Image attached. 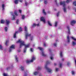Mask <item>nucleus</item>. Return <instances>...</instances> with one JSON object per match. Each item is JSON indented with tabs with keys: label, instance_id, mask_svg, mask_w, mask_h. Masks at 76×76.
Segmentation results:
<instances>
[{
	"label": "nucleus",
	"instance_id": "nucleus-32",
	"mask_svg": "<svg viewBox=\"0 0 76 76\" xmlns=\"http://www.w3.org/2000/svg\"><path fill=\"white\" fill-rule=\"evenodd\" d=\"M9 42V40H7L5 43V45L6 46L7 45V43Z\"/></svg>",
	"mask_w": 76,
	"mask_h": 76
},
{
	"label": "nucleus",
	"instance_id": "nucleus-6",
	"mask_svg": "<svg viewBox=\"0 0 76 76\" xmlns=\"http://www.w3.org/2000/svg\"><path fill=\"white\" fill-rule=\"evenodd\" d=\"M12 48L13 49H15V45H12L11 47H10L9 51V52H11L12 51Z\"/></svg>",
	"mask_w": 76,
	"mask_h": 76
},
{
	"label": "nucleus",
	"instance_id": "nucleus-31",
	"mask_svg": "<svg viewBox=\"0 0 76 76\" xmlns=\"http://www.w3.org/2000/svg\"><path fill=\"white\" fill-rule=\"evenodd\" d=\"M57 23H58V22H57V21H56V22H55V26L56 27V26H57Z\"/></svg>",
	"mask_w": 76,
	"mask_h": 76
},
{
	"label": "nucleus",
	"instance_id": "nucleus-61",
	"mask_svg": "<svg viewBox=\"0 0 76 76\" xmlns=\"http://www.w3.org/2000/svg\"><path fill=\"white\" fill-rule=\"evenodd\" d=\"M57 41H58L57 40H56V42H57Z\"/></svg>",
	"mask_w": 76,
	"mask_h": 76
},
{
	"label": "nucleus",
	"instance_id": "nucleus-19",
	"mask_svg": "<svg viewBox=\"0 0 76 76\" xmlns=\"http://www.w3.org/2000/svg\"><path fill=\"white\" fill-rule=\"evenodd\" d=\"M5 5H4V4H2V8L3 9V10H4V7H5Z\"/></svg>",
	"mask_w": 76,
	"mask_h": 76
},
{
	"label": "nucleus",
	"instance_id": "nucleus-62",
	"mask_svg": "<svg viewBox=\"0 0 76 76\" xmlns=\"http://www.w3.org/2000/svg\"><path fill=\"white\" fill-rule=\"evenodd\" d=\"M52 36H52V35H51V37H52Z\"/></svg>",
	"mask_w": 76,
	"mask_h": 76
},
{
	"label": "nucleus",
	"instance_id": "nucleus-24",
	"mask_svg": "<svg viewBox=\"0 0 76 76\" xmlns=\"http://www.w3.org/2000/svg\"><path fill=\"white\" fill-rule=\"evenodd\" d=\"M43 13H44V15H46V12H45V9L43 10Z\"/></svg>",
	"mask_w": 76,
	"mask_h": 76
},
{
	"label": "nucleus",
	"instance_id": "nucleus-49",
	"mask_svg": "<svg viewBox=\"0 0 76 76\" xmlns=\"http://www.w3.org/2000/svg\"><path fill=\"white\" fill-rule=\"evenodd\" d=\"M18 1L22 2V1H23L22 0H18Z\"/></svg>",
	"mask_w": 76,
	"mask_h": 76
},
{
	"label": "nucleus",
	"instance_id": "nucleus-33",
	"mask_svg": "<svg viewBox=\"0 0 76 76\" xmlns=\"http://www.w3.org/2000/svg\"><path fill=\"white\" fill-rule=\"evenodd\" d=\"M73 4L76 6V1H75L73 2Z\"/></svg>",
	"mask_w": 76,
	"mask_h": 76
},
{
	"label": "nucleus",
	"instance_id": "nucleus-63",
	"mask_svg": "<svg viewBox=\"0 0 76 76\" xmlns=\"http://www.w3.org/2000/svg\"><path fill=\"white\" fill-rule=\"evenodd\" d=\"M75 11H76V9H75Z\"/></svg>",
	"mask_w": 76,
	"mask_h": 76
},
{
	"label": "nucleus",
	"instance_id": "nucleus-40",
	"mask_svg": "<svg viewBox=\"0 0 76 76\" xmlns=\"http://www.w3.org/2000/svg\"><path fill=\"white\" fill-rule=\"evenodd\" d=\"M71 38H72V39H73V40H74V41H76V39H75V38H74V37H72Z\"/></svg>",
	"mask_w": 76,
	"mask_h": 76
},
{
	"label": "nucleus",
	"instance_id": "nucleus-43",
	"mask_svg": "<svg viewBox=\"0 0 76 76\" xmlns=\"http://www.w3.org/2000/svg\"><path fill=\"white\" fill-rule=\"evenodd\" d=\"M53 45H54V46H55V47H56V46H57V43H55L54 44H53Z\"/></svg>",
	"mask_w": 76,
	"mask_h": 76
},
{
	"label": "nucleus",
	"instance_id": "nucleus-10",
	"mask_svg": "<svg viewBox=\"0 0 76 76\" xmlns=\"http://www.w3.org/2000/svg\"><path fill=\"white\" fill-rule=\"evenodd\" d=\"M18 32V31H16L14 34V38H16V34H17Z\"/></svg>",
	"mask_w": 76,
	"mask_h": 76
},
{
	"label": "nucleus",
	"instance_id": "nucleus-8",
	"mask_svg": "<svg viewBox=\"0 0 76 76\" xmlns=\"http://www.w3.org/2000/svg\"><path fill=\"white\" fill-rule=\"evenodd\" d=\"M40 20H41V21H42L44 23H45V19H44V17H41L40 19Z\"/></svg>",
	"mask_w": 76,
	"mask_h": 76
},
{
	"label": "nucleus",
	"instance_id": "nucleus-18",
	"mask_svg": "<svg viewBox=\"0 0 76 76\" xmlns=\"http://www.w3.org/2000/svg\"><path fill=\"white\" fill-rule=\"evenodd\" d=\"M24 66H21L20 67L22 71H23L24 70Z\"/></svg>",
	"mask_w": 76,
	"mask_h": 76
},
{
	"label": "nucleus",
	"instance_id": "nucleus-41",
	"mask_svg": "<svg viewBox=\"0 0 76 76\" xmlns=\"http://www.w3.org/2000/svg\"><path fill=\"white\" fill-rule=\"evenodd\" d=\"M62 66V64H61V63H60L59 64V67L61 68V67Z\"/></svg>",
	"mask_w": 76,
	"mask_h": 76
},
{
	"label": "nucleus",
	"instance_id": "nucleus-60",
	"mask_svg": "<svg viewBox=\"0 0 76 76\" xmlns=\"http://www.w3.org/2000/svg\"><path fill=\"white\" fill-rule=\"evenodd\" d=\"M54 10H56V9H54Z\"/></svg>",
	"mask_w": 76,
	"mask_h": 76
},
{
	"label": "nucleus",
	"instance_id": "nucleus-1",
	"mask_svg": "<svg viewBox=\"0 0 76 76\" xmlns=\"http://www.w3.org/2000/svg\"><path fill=\"white\" fill-rule=\"evenodd\" d=\"M16 42L17 43H18V42L20 43V48L22 47V46H25V48L24 49V53H26V49H27L26 48H28V47H29V44L26 45L25 44V42L24 41L20 40H19L17 42Z\"/></svg>",
	"mask_w": 76,
	"mask_h": 76
},
{
	"label": "nucleus",
	"instance_id": "nucleus-50",
	"mask_svg": "<svg viewBox=\"0 0 76 76\" xmlns=\"http://www.w3.org/2000/svg\"><path fill=\"white\" fill-rule=\"evenodd\" d=\"M7 70H8L9 69H10V67H9L7 68Z\"/></svg>",
	"mask_w": 76,
	"mask_h": 76
},
{
	"label": "nucleus",
	"instance_id": "nucleus-48",
	"mask_svg": "<svg viewBox=\"0 0 76 76\" xmlns=\"http://www.w3.org/2000/svg\"><path fill=\"white\" fill-rule=\"evenodd\" d=\"M30 51H31V52H33V50H32V48H31L30 49Z\"/></svg>",
	"mask_w": 76,
	"mask_h": 76
},
{
	"label": "nucleus",
	"instance_id": "nucleus-34",
	"mask_svg": "<svg viewBox=\"0 0 76 76\" xmlns=\"http://www.w3.org/2000/svg\"><path fill=\"white\" fill-rule=\"evenodd\" d=\"M72 75H75V71H72Z\"/></svg>",
	"mask_w": 76,
	"mask_h": 76
},
{
	"label": "nucleus",
	"instance_id": "nucleus-23",
	"mask_svg": "<svg viewBox=\"0 0 76 76\" xmlns=\"http://www.w3.org/2000/svg\"><path fill=\"white\" fill-rule=\"evenodd\" d=\"M67 39H68V42H70V39H69V36L67 37Z\"/></svg>",
	"mask_w": 76,
	"mask_h": 76
},
{
	"label": "nucleus",
	"instance_id": "nucleus-52",
	"mask_svg": "<svg viewBox=\"0 0 76 76\" xmlns=\"http://www.w3.org/2000/svg\"><path fill=\"white\" fill-rule=\"evenodd\" d=\"M69 64H70V62H68V63H67L68 66H69Z\"/></svg>",
	"mask_w": 76,
	"mask_h": 76
},
{
	"label": "nucleus",
	"instance_id": "nucleus-38",
	"mask_svg": "<svg viewBox=\"0 0 76 76\" xmlns=\"http://www.w3.org/2000/svg\"><path fill=\"white\" fill-rule=\"evenodd\" d=\"M70 1V0H67L66 1V2L67 3H69Z\"/></svg>",
	"mask_w": 76,
	"mask_h": 76
},
{
	"label": "nucleus",
	"instance_id": "nucleus-12",
	"mask_svg": "<svg viewBox=\"0 0 76 76\" xmlns=\"http://www.w3.org/2000/svg\"><path fill=\"white\" fill-rule=\"evenodd\" d=\"M67 29H68V34H70V28H69V26H67Z\"/></svg>",
	"mask_w": 76,
	"mask_h": 76
},
{
	"label": "nucleus",
	"instance_id": "nucleus-29",
	"mask_svg": "<svg viewBox=\"0 0 76 76\" xmlns=\"http://www.w3.org/2000/svg\"><path fill=\"white\" fill-rule=\"evenodd\" d=\"M60 56L61 57H63V55L62 54V52H60Z\"/></svg>",
	"mask_w": 76,
	"mask_h": 76
},
{
	"label": "nucleus",
	"instance_id": "nucleus-46",
	"mask_svg": "<svg viewBox=\"0 0 76 76\" xmlns=\"http://www.w3.org/2000/svg\"><path fill=\"white\" fill-rule=\"evenodd\" d=\"M19 13H22V10H19Z\"/></svg>",
	"mask_w": 76,
	"mask_h": 76
},
{
	"label": "nucleus",
	"instance_id": "nucleus-51",
	"mask_svg": "<svg viewBox=\"0 0 76 76\" xmlns=\"http://www.w3.org/2000/svg\"><path fill=\"white\" fill-rule=\"evenodd\" d=\"M44 47H46V44L45 43H44Z\"/></svg>",
	"mask_w": 76,
	"mask_h": 76
},
{
	"label": "nucleus",
	"instance_id": "nucleus-59",
	"mask_svg": "<svg viewBox=\"0 0 76 76\" xmlns=\"http://www.w3.org/2000/svg\"><path fill=\"white\" fill-rule=\"evenodd\" d=\"M18 52L19 53H20V50H18Z\"/></svg>",
	"mask_w": 76,
	"mask_h": 76
},
{
	"label": "nucleus",
	"instance_id": "nucleus-7",
	"mask_svg": "<svg viewBox=\"0 0 76 76\" xmlns=\"http://www.w3.org/2000/svg\"><path fill=\"white\" fill-rule=\"evenodd\" d=\"M76 23V21L75 20H72L71 22V25L72 26H73L74 24Z\"/></svg>",
	"mask_w": 76,
	"mask_h": 76
},
{
	"label": "nucleus",
	"instance_id": "nucleus-56",
	"mask_svg": "<svg viewBox=\"0 0 76 76\" xmlns=\"http://www.w3.org/2000/svg\"><path fill=\"white\" fill-rule=\"evenodd\" d=\"M56 65H57V64L56 63H55L54 64V66H56Z\"/></svg>",
	"mask_w": 76,
	"mask_h": 76
},
{
	"label": "nucleus",
	"instance_id": "nucleus-20",
	"mask_svg": "<svg viewBox=\"0 0 76 76\" xmlns=\"http://www.w3.org/2000/svg\"><path fill=\"white\" fill-rule=\"evenodd\" d=\"M12 15L13 16V18H12V20H15V15Z\"/></svg>",
	"mask_w": 76,
	"mask_h": 76
},
{
	"label": "nucleus",
	"instance_id": "nucleus-26",
	"mask_svg": "<svg viewBox=\"0 0 76 76\" xmlns=\"http://www.w3.org/2000/svg\"><path fill=\"white\" fill-rule=\"evenodd\" d=\"M38 72H35L34 73V75H35V76L38 75Z\"/></svg>",
	"mask_w": 76,
	"mask_h": 76
},
{
	"label": "nucleus",
	"instance_id": "nucleus-5",
	"mask_svg": "<svg viewBox=\"0 0 76 76\" xmlns=\"http://www.w3.org/2000/svg\"><path fill=\"white\" fill-rule=\"evenodd\" d=\"M34 60H35V58L34 56H33L31 60V61H26V63H29L32 62L34 61Z\"/></svg>",
	"mask_w": 76,
	"mask_h": 76
},
{
	"label": "nucleus",
	"instance_id": "nucleus-44",
	"mask_svg": "<svg viewBox=\"0 0 76 76\" xmlns=\"http://www.w3.org/2000/svg\"><path fill=\"white\" fill-rule=\"evenodd\" d=\"M25 4L26 6H28V3L26 2V1Z\"/></svg>",
	"mask_w": 76,
	"mask_h": 76
},
{
	"label": "nucleus",
	"instance_id": "nucleus-64",
	"mask_svg": "<svg viewBox=\"0 0 76 76\" xmlns=\"http://www.w3.org/2000/svg\"><path fill=\"white\" fill-rule=\"evenodd\" d=\"M48 13H50V12H48Z\"/></svg>",
	"mask_w": 76,
	"mask_h": 76
},
{
	"label": "nucleus",
	"instance_id": "nucleus-13",
	"mask_svg": "<svg viewBox=\"0 0 76 76\" xmlns=\"http://www.w3.org/2000/svg\"><path fill=\"white\" fill-rule=\"evenodd\" d=\"M42 56L43 57H46V56H47L46 55L44 54V52L43 51L42 52Z\"/></svg>",
	"mask_w": 76,
	"mask_h": 76
},
{
	"label": "nucleus",
	"instance_id": "nucleus-22",
	"mask_svg": "<svg viewBox=\"0 0 76 76\" xmlns=\"http://www.w3.org/2000/svg\"><path fill=\"white\" fill-rule=\"evenodd\" d=\"M48 24L49 25V26H52V24H51V23H50V22L49 21H48Z\"/></svg>",
	"mask_w": 76,
	"mask_h": 76
},
{
	"label": "nucleus",
	"instance_id": "nucleus-25",
	"mask_svg": "<svg viewBox=\"0 0 76 76\" xmlns=\"http://www.w3.org/2000/svg\"><path fill=\"white\" fill-rule=\"evenodd\" d=\"M4 29L5 30V32H7V29H8V28L7 27H6L4 28Z\"/></svg>",
	"mask_w": 76,
	"mask_h": 76
},
{
	"label": "nucleus",
	"instance_id": "nucleus-54",
	"mask_svg": "<svg viewBox=\"0 0 76 76\" xmlns=\"http://www.w3.org/2000/svg\"><path fill=\"white\" fill-rule=\"evenodd\" d=\"M53 57H50V59H51V60H53Z\"/></svg>",
	"mask_w": 76,
	"mask_h": 76
},
{
	"label": "nucleus",
	"instance_id": "nucleus-37",
	"mask_svg": "<svg viewBox=\"0 0 76 76\" xmlns=\"http://www.w3.org/2000/svg\"><path fill=\"white\" fill-rule=\"evenodd\" d=\"M19 22V20H17L16 21V23L17 24V25L18 24V23Z\"/></svg>",
	"mask_w": 76,
	"mask_h": 76
},
{
	"label": "nucleus",
	"instance_id": "nucleus-11",
	"mask_svg": "<svg viewBox=\"0 0 76 76\" xmlns=\"http://www.w3.org/2000/svg\"><path fill=\"white\" fill-rule=\"evenodd\" d=\"M6 23L7 25H9V23H10V21L9 20H6Z\"/></svg>",
	"mask_w": 76,
	"mask_h": 76
},
{
	"label": "nucleus",
	"instance_id": "nucleus-4",
	"mask_svg": "<svg viewBox=\"0 0 76 76\" xmlns=\"http://www.w3.org/2000/svg\"><path fill=\"white\" fill-rule=\"evenodd\" d=\"M65 3H66L65 1L60 2V5H63V7H64V12H66V8H65V6H66V4H65Z\"/></svg>",
	"mask_w": 76,
	"mask_h": 76
},
{
	"label": "nucleus",
	"instance_id": "nucleus-53",
	"mask_svg": "<svg viewBox=\"0 0 76 76\" xmlns=\"http://www.w3.org/2000/svg\"><path fill=\"white\" fill-rule=\"evenodd\" d=\"M49 51L50 52H51V49H49Z\"/></svg>",
	"mask_w": 76,
	"mask_h": 76
},
{
	"label": "nucleus",
	"instance_id": "nucleus-28",
	"mask_svg": "<svg viewBox=\"0 0 76 76\" xmlns=\"http://www.w3.org/2000/svg\"><path fill=\"white\" fill-rule=\"evenodd\" d=\"M19 31H20V32L22 31V27H20V28L19 29Z\"/></svg>",
	"mask_w": 76,
	"mask_h": 76
},
{
	"label": "nucleus",
	"instance_id": "nucleus-57",
	"mask_svg": "<svg viewBox=\"0 0 76 76\" xmlns=\"http://www.w3.org/2000/svg\"><path fill=\"white\" fill-rule=\"evenodd\" d=\"M62 61H64V58H62Z\"/></svg>",
	"mask_w": 76,
	"mask_h": 76
},
{
	"label": "nucleus",
	"instance_id": "nucleus-2",
	"mask_svg": "<svg viewBox=\"0 0 76 76\" xmlns=\"http://www.w3.org/2000/svg\"><path fill=\"white\" fill-rule=\"evenodd\" d=\"M24 30L25 32V39H27L28 37H31V34H29V33L28 32V28L26 26H25L24 27Z\"/></svg>",
	"mask_w": 76,
	"mask_h": 76
},
{
	"label": "nucleus",
	"instance_id": "nucleus-14",
	"mask_svg": "<svg viewBox=\"0 0 76 76\" xmlns=\"http://www.w3.org/2000/svg\"><path fill=\"white\" fill-rule=\"evenodd\" d=\"M18 13V12H17V11L16 10H15L14 12V14L16 15V16H18V15L17 14Z\"/></svg>",
	"mask_w": 76,
	"mask_h": 76
},
{
	"label": "nucleus",
	"instance_id": "nucleus-30",
	"mask_svg": "<svg viewBox=\"0 0 76 76\" xmlns=\"http://www.w3.org/2000/svg\"><path fill=\"white\" fill-rule=\"evenodd\" d=\"M38 48V49H39V50L41 51H42V48L40 47H39Z\"/></svg>",
	"mask_w": 76,
	"mask_h": 76
},
{
	"label": "nucleus",
	"instance_id": "nucleus-35",
	"mask_svg": "<svg viewBox=\"0 0 76 76\" xmlns=\"http://www.w3.org/2000/svg\"><path fill=\"white\" fill-rule=\"evenodd\" d=\"M0 50H3V47L1 45H0Z\"/></svg>",
	"mask_w": 76,
	"mask_h": 76
},
{
	"label": "nucleus",
	"instance_id": "nucleus-36",
	"mask_svg": "<svg viewBox=\"0 0 76 76\" xmlns=\"http://www.w3.org/2000/svg\"><path fill=\"white\" fill-rule=\"evenodd\" d=\"M41 68H40V67L38 66L37 68V70H41Z\"/></svg>",
	"mask_w": 76,
	"mask_h": 76
},
{
	"label": "nucleus",
	"instance_id": "nucleus-58",
	"mask_svg": "<svg viewBox=\"0 0 76 76\" xmlns=\"http://www.w3.org/2000/svg\"><path fill=\"white\" fill-rule=\"evenodd\" d=\"M27 76V75H26V74L24 75V76Z\"/></svg>",
	"mask_w": 76,
	"mask_h": 76
},
{
	"label": "nucleus",
	"instance_id": "nucleus-3",
	"mask_svg": "<svg viewBox=\"0 0 76 76\" xmlns=\"http://www.w3.org/2000/svg\"><path fill=\"white\" fill-rule=\"evenodd\" d=\"M50 64V62L49 61H47L45 66V68L46 69H47L48 72H49V73H51V71H52V70L51 69H49L47 67V65H48V64Z\"/></svg>",
	"mask_w": 76,
	"mask_h": 76
},
{
	"label": "nucleus",
	"instance_id": "nucleus-55",
	"mask_svg": "<svg viewBox=\"0 0 76 76\" xmlns=\"http://www.w3.org/2000/svg\"><path fill=\"white\" fill-rule=\"evenodd\" d=\"M55 2H56V3H57V0H55Z\"/></svg>",
	"mask_w": 76,
	"mask_h": 76
},
{
	"label": "nucleus",
	"instance_id": "nucleus-16",
	"mask_svg": "<svg viewBox=\"0 0 76 76\" xmlns=\"http://www.w3.org/2000/svg\"><path fill=\"white\" fill-rule=\"evenodd\" d=\"M18 1H19V0H15V3L16 4H18Z\"/></svg>",
	"mask_w": 76,
	"mask_h": 76
},
{
	"label": "nucleus",
	"instance_id": "nucleus-17",
	"mask_svg": "<svg viewBox=\"0 0 76 76\" xmlns=\"http://www.w3.org/2000/svg\"><path fill=\"white\" fill-rule=\"evenodd\" d=\"M72 45H73V46H74L75 45H76V43L74 41L72 42Z\"/></svg>",
	"mask_w": 76,
	"mask_h": 76
},
{
	"label": "nucleus",
	"instance_id": "nucleus-27",
	"mask_svg": "<svg viewBox=\"0 0 76 76\" xmlns=\"http://www.w3.org/2000/svg\"><path fill=\"white\" fill-rule=\"evenodd\" d=\"M15 59L16 60V62H18V58L17 57V56H15Z\"/></svg>",
	"mask_w": 76,
	"mask_h": 76
},
{
	"label": "nucleus",
	"instance_id": "nucleus-15",
	"mask_svg": "<svg viewBox=\"0 0 76 76\" xmlns=\"http://www.w3.org/2000/svg\"><path fill=\"white\" fill-rule=\"evenodd\" d=\"M5 22V21H4V20H1V23H2V24L4 23Z\"/></svg>",
	"mask_w": 76,
	"mask_h": 76
},
{
	"label": "nucleus",
	"instance_id": "nucleus-9",
	"mask_svg": "<svg viewBox=\"0 0 76 76\" xmlns=\"http://www.w3.org/2000/svg\"><path fill=\"white\" fill-rule=\"evenodd\" d=\"M39 24L38 23L37 24H35V23H33V25L32 26V27H35L36 26H39Z\"/></svg>",
	"mask_w": 76,
	"mask_h": 76
},
{
	"label": "nucleus",
	"instance_id": "nucleus-39",
	"mask_svg": "<svg viewBox=\"0 0 76 76\" xmlns=\"http://www.w3.org/2000/svg\"><path fill=\"white\" fill-rule=\"evenodd\" d=\"M44 3L45 4H47V1H44Z\"/></svg>",
	"mask_w": 76,
	"mask_h": 76
},
{
	"label": "nucleus",
	"instance_id": "nucleus-21",
	"mask_svg": "<svg viewBox=\"0 0 76 76\" xmlns=\"http://www.w3.org/2000/svg\"><path fill=\"white\" fill-rule=\"evenodd\" d=\"M22 16V19L23 20H24V19H25V15H21Z\"/></svg>",
	"mask_w": 76,
	"mask_h": 76
},
{
	"label": "nucleus",
	"instance_id": "nucleus-45",
	"mask_svg": "<svg viewBox=\"0 0 76 76\" xmlns=\"http://www.w3.org/2000/svg\"><path fill=\"white\" fill-rule=\"evenodd\" d=\"M33 39V37H31L30 38V39L31 41H32V39Z\"/></svg>",
	"mask_w": 76,
	"mask_h": 76
},
{
	"label": "nucleus",
	"instance_id": "nucleus-47",
	"mask_svg": "<svg viewBox=\"0 0 76 76\" xmlns=\"http://www.w3.org/2000/svg\"><path fill=\"white\" fill-rule=\"evenodd\" d=\"M56 72H58V68H56Z\"/></svg>",
	"mask_w": 76,
	"mask_h": 76
},
{
	"label": "nucleus",
	"instance_id": "nucleus-42",
	"mask_svg": "<svg viewBox=\"0 0 76 76\" xmlns=\"http://www.w3.org/2000/svg\"><path fill=\"white\" fill-rule=\"evenodd\" d=\"M59 13H60V12H58L57 14V16H59Z\"/></svg>",
	"mask_w": 76,
	"mask_h": 76
}]
</instances>
